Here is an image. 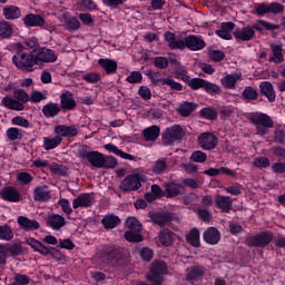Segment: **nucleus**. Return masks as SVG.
<instances>
[{
    "instance_id": "obj_61",
    "label": "nucleus",
    "mask_w": 285,
    "mask_h": 285,
    "mask_svg": "<svg viewBox=\"0 0 285 285\" xmlns=\"http://www.w3.org/2000/svg\"><path fill=\"white\" fill-rule=\"evenodd\" d=\"M127 83H141L144 81V76L141 71H131L130 75L126 78Z\"/></svg>"
},
{
    "instance_id": "obj_14",
    "label": "nucleus",
    "mask_w": 285,
    "mask_h": 285,
    "mask_svg": "<svg viewBox=\"0 0 285 285\" xmlns=\"http://www.w3.org/2000/svg\"><path fill=\"white\" fill-rule=\"evenodd\" d=\"M206 275V267L203 265H193L187 268L185 279L189 284H195V282H202Z\"/></svg>"
},
{
    "instance_id": "obj_54",
    "label": "nucleus",
    "mask_w": 285,
    "mask_h": 285,
    "mask_svg": "<svg viewBox=\"0 0 285 285\" xmlns=\"http://www.w3.org/2000/svg\"><path fill=\"white\" fill-rule=\"evenodd\" d=\"M81 79L87 83H99L101 81V73L95 71L87 72L82 75Z\"/></svg>"
},
{
    "instance_id": "obj_37",
    "label": "nucleus",
    "mask_w": 285,
    "mask_h": 285,
    "mask_svg": "<svg viewBox=\"0 0 285 285\" xmlns=\"http://www.w3.org/2000/svg\"><path fill=\"white\" fill-rule=\"evenodd\" d=\"M2 105L4 108H8L9 110H24L26 106L23 102H20L19 100L12 99L11 97L6 96L2 98Z\"/></svg>"
},
{
    "instance_id": "obj_46",
    "label": "nucleus",
    "mask_w": 285,
    "mask_h": 285,
    "mask_svg": "<svg viewBox=\"0 0 285 285\" xmlns=\"http://www.w3.org/2000/svg\"><path fill=\"white\" fill-rule=\"evenodd\" d=\"M14 238V233H12V227L8 224L0 225V239L3 242H11Z\"/></svg>"
},
{
    "instance_id": "obj_49",
    "label": "nucleus",
    "mask_w": 285,
    "mask_h": 285,
    "mask_svg": "<svg viewBox=\"0 0 285 285\" xmlns=\"http://www.w3.org/2000/svg\"><path fill=\"white\" fill-rule=\"evenodd\" d=\"M203 90H205L207 95H212V97H215V95H219V92H222V88L217 83H213L208 80H205Z\"/></svg>"
},
{
    "instance_id": "obj_20",
    "label": "nucleus",
    "mask_w": 285,
    "mask_h": 285,
    "mask_svg": "<svg viewBox=\"0 0 285 285\" xmlns=\"http://www.w3.org/2000/svg\"><path fill=\"white\" fill-rule=\"evenodd\" d=\"M164 39L168 43L170 50H186V40L177 39V35L173 31L164 33Z\"/></svg>"
},
{
    "instance_id": "obj_16",
    "label": "nucleus",
    "mask_w": 285,
    "mask_h": 285,
    "mask_svg": "<svg viewBox=\"0 0 285 285\" xmlns=\"http://www.w3.org/2000/svg\"><path fill=\"white\" fill-rule=\"evenodd\" d=\"M50 199H52L50 186L40 185L33 188V202H38L39 204H48Z\"/></svg>"
},
{
    "instance_id": "obj_44",
    "label": "nucleus",
    "mask_w": 285,
    "mask_h": 285,
    "mask_svg": "<svg viewBox=\"0 0 285 285\" xmlns=\"http://www.w3.org/2000/svg\"><path fill=\"white\" fill-rule=\"evenodd\" d=\"M166 170H168V163H166L165 158L156 160L151 167L154 175H164Z\"/></svg>"
},
{
    "instance_id": "obj_34",
    "label": "nucleus",
    "mask_w": 285,
    "mask_h": 285,
    "mask_svg": "<svg viewBox=\"0 0 285 285\" xmlns=\"http://www.w3.org/2000/svg\"><path fill=\"white\" fill-rule=\"evenodd\" d=\"M160 132L161 129L159 128V126L154 125L142 130V137L145 141H157V139H159Z\"/></svg>"
},
{
    "instance_id": "obj_28",
    "label": "nucleus",
    "mask_w": 285,
    "mask_h": 285,
    "mask_svg": "<svg viewBox=\"0 0 285 285\" xmlns=\"http://www.w3.org/2000/svg\"><path fill=\"white\" fill-rule=\"evenodd\" d=\"M234 38L236 41H250L255 37V30L250 27H244L242 29L237 28L234 32Z\"/></svg>"
},
{
    "instance_id": "obj_26",
    "label": "nucleus",
    "mask_w": 285,
    "mask_h": 285,
    "mask_svg": "<svg viewBox=\"0 0 285 285\" xmlns=\"http://www.w3.org/2000/svg\"><path fill=\"white\" fill-rule=\"evenodd\" d=\"M176 237H177V235L174 234L173 230H170L169 228H163L159 232L158 240L161 244V246L168 247V246H173V244H175Z\"/></svg>"
},
{
    "instance_id": "obj_25",
    "label": "nucleus",
    "mask_w": 285,
    "mask_h": 285,
    "mask_svg": "<svg viewBox=\"0 0 285 285\" xmlns=\"http://www.w3.org/2000/svg\"><path fill=\"white\" fill-rule=\"evenodd\" d=\"M17 222L20 228L27 233L30 230H39L41 228V225L37 222V219H30L26 216H19Z\"/></svg>"
},
{
    "instance_id": "obj_42",
    "label": "nucleus",
    "mask_w": 285,
    "mask_h": 285,
    "mask_svg": "<svg viewBox=\"0 0 285 285\" xmlns=\"http://www.w3.org/2000/svg\"><path fill=\"white\" fill-rule=\"evenodd\" d=\"M184 79V83H187V86H189V88H191V90H199L200 88H204V83H206V79L204 78H193L190 79L189 77H185Z\"/></svg>"
},
{
    "instance_id": "obj_9",
    "label": "nucleus",
    "mask_w": 285,
    "mask_h": 285,
    "mask_svg": "<svg viewBox=\"0 0 285 285\" xmlns=\"http://www.w3.org/2000/svg\"><path fill=\"white\" fill-rule=\"evenodd\" d=\"M141 187V176L139 174L127 175L119 185L121 193H132Z\"/></svg>"
},
{
    "instance_id": "obj_6",
    "label": "nucleus",
    "mask_w": 285,
    "mask_h": 285,
    "mask_svg": "<svg viewBox=\"0 0 285 285\" xmlns=\"http://www.w3.org/2000/svg\"><path fill=\"white\" fill-rule=\"evenodd\" d=\"M271 242H273V233L271 232H261L245 238V244L248 248H266Z\"/></svg>"
},
{
    "instance_id": "obj_57",
    "label": "nucleus",
    "mask_w": 285,
    "mask_h": 285,
    "mask_svg": "<svg viewBox=\"0 0 285 285\" xmlns=\"http://www.w3.org/2000/svg\"><path fill=\"white\" fill-rule=\"evenodd\" d=\"M254 10L257 17H265V14H271L269 6L268 3H265V2L256 3L254 6Z\"/></svg>"
},
{
    "instance_id": "obj_55",
    "label": "nucleus",
    "mask_w": 285,
    "mask_h": 285,
    "mask_svg": "<svg viewBox=\"0 0 285 285\" xmlns=\"http://www.w3.org/2000/svg\"><path fill=\"white\" fill-rule=\"evenodd\" d=\"M126 226L129 230H135L136 233H141V223L135 217H128L126 220Z\"/></svg>"
},
{
    "instance_id": "obj_33",
    "label": "nucleus",
    "mask_w": 285,
    "mask_h": 285,
    "mask_svg": "<svg viewBox=\"0 0 285 285\" xmlns=\"http://www.w3.org/2000/svg\"><path fill=\"white\" fill-rule=\"evenodd\" d=\"M252 30H257V32H264L265 30H268L269 32H273L275 30H279L282 26L279 24H273L272 22H268L266 20H257L255 24L250 26Z\"/></svg>"
},
{
    "instance_id": "obj_32",
    "label": "nucleus",
    "mask_w": 285,
    "mask_h": 285,
    "mask_svg": "<svg viewBox=\"0 0 285 285\" xmlns=\"http://www.w3.org/2000/svg\"><path fill=\"white\" fill-rule=\"evenodd\" d=\"M47 226L52 230H61L66 226V218L59 214H52L47 218Z\"/></svg>"
},
{
    "instance_id": "obj_21",
    "label": "nucleus",
    "mask_w": 285,
    "mask_h": 285,
    "mask_svg": "<svg viewBox=\"0 0 285 285\" xmlns=\"http://www.w3.org/2000/svg\"><path fill=\"white\" fill-rule=\"evenodd\" d=\"M185 48H188L191 52H197L206 48V41L200 36H188L185 38Z\"/></svg>"
},
{
    "instance_id": "obj_11",
    "label": "nucleus",
    "mask_w": 285,
    "mask_h": 285,
    "mask_svg": "<svg viewBox=\"0 0 285 285\" xmlns=\"http://www.w3.org/2000/svg\"><path fill=\"white\" fill-rule=\"evenodd\" d=\"M22 23L24 28H41L42 30H48L46 18L39 13H28L22 18Z\"/></svg>"
},
{
    "instance_id": "obj_35",
    "label": "nucleus",
    "mask_w": 285,
    "mask_h": 285,
    "mask_svg": "<svg viewBox=\"0 0 285 285\" xmlns=\"http://www.w3.org/2000/svg\"><path fill=\"white\" fill-rule=\"evenodd\" d=\"M228 175V177H235L237 173L228 167H220L219 169L210 167L207 170H204V175H207L208 177H217L219 174Z\"/></svg>"
},
{
    "instance_id": "obj_47",
    "label": "nucleus",
    "mask_w": 285,
    "mask_h": 285,
    "mask_svg": "<svg viewBox=\"0 0 285 285\" xmlns=\"http://www.w3.org/2000/svg\"><path fill=\"white\" fill-rule=\"evenodd\" d=\"M23 130L17 127H10L7 129L6 135L9 141H17L19 139H23Z\"/></svg>"
},
{
    "instance_id": "obj_50",
    "label": "nucleus",
    "mask_w": 285,
    "mask_h": 285,
    "mask_svg": "<svg viewBox=\"0 0 285 285\" xmlns=\"http://www.w3.org/2000/svg\"><path fill=\"white\" fill-rule=\"evenodd\" d=\"M33 179L35 177L32 176V174L28 171H20L17 175V181L18 184H20V186H28L32 184Z\"/></svg>"
},
{
    "instance_id": "obj_58",
    "label": "nucleus",
    "mask_w": 285,
    "mask_h": 285,
    "mask_svg": "<svg viewBox=\"0 0 285 285\" xmlns=\"http://www.w3.org/2000/svg\"><path fill=\"white\" fill-rule=\"evenodd\" d=\"M170 61L168 60V58L164 57V56H158L154 58V66L155 68H158L159 70H166V68H168Z\"/></svg>"
},
{
    "instance_id": "obj_63",
    "label": "nucleus",
    "mask_w": 285,
    "mask_h": 285,
    "mask_svg": "<svg viewBox=\"0 0 285 285\" xmlns=\"http://www.w3.org/2000/svg\"><path fill=\"white\" fill-rule=\"evenodd\" d=\"M269 6V14H282L284 12L285 7L279 2H271Z\"/></svg>"
},
{
    "instance_id": "obj_36",
    "label": "nucleus",
    "mask_w": 285,
    "mask_h": 285,
    "mask_svg": "<svg viewBox=\"0 0 285 285\" xmlns=\"http://www.w3.org/2000/svg\"><path fill=\"white\" fill-rule=\"evenodd\" d=\"M199 237V230L197 229V227H194L186 235V242L189 246H193L194 248H199L202 246Z\"/></svg>"
},
{
    "instance_id": "obj_2",
    "label": "nucleus",
    "mask_w": 285,
    "mask_h": 285,
    "mask_svg": "<svg viewBox=\"0 0 285 285\" xmlns=\"http://www.w3.org/2000/svg\"><path fill=\"white\" fill-rule=\"evenodd\" d=\"M100 257L105 264L121 266L124 264V250L117 245H104L100 249Z\"/></svg>"
},
{
    "instance_id": "obj_45",
    "label": "nucleus",
    "mask_w": 285,
    "mask_h": 285,
    "mask_svg": "<svg viewBox=\"0 0 285 285\" xmlns=\"http://www.w3.org/2000/svg\"><path fill=\"white\" fill-rule=\"evenodd\" d=\"M140 233L141 232L135 230L125 232L126 242H129V244H139V242H144V236Z\"/></svg>"
},
{
    "instance_id": "obj_62",
    "label": "nucleus",
    "mask_w": 285,
    "mask_h": 285,
    "mask_svg": "<svg viewBox=\"0 0 285 285\" xmlns=\"http://www.w3.org/2000/svg\"><path fill=\"white\" fill-rule=\"evenodd\" d=\"M139 255L144 262H151L153 257H155V252L150 247H142Z\"/></svg>"
},
{
    "instance_id": "obj_56",
    "label": "nucleus",
    "mask_w": 285,
    "mask_h": 285,
    "mask_svg": "<svg viewBox=\"0 0 285 285\" xmlns=\"http://www.w3.org/2000/svg\"><path fill=\"white\" fill-rule=\"evenodd\" d=\"M253 164H254L255 168H259L262 170V169L268 168L271 166V159H268V157H266V156H261V157L254 158Z\"/></svg>"
},
{
    "instance_id": "obj_30",
    "label": "nucleus",
    "mask_w": 285,
    "mask_h": 285,
    "mask_svg": "<svg viewBox=\"0 0 285 285\" xmlns=\"http://www.w3.org/2000/svg\"><path fill=\"white\" fill-rule=\"evenodd\" d=\"M98 66L105 70L106 75H117V69L119 68L115 59L109 58H100Z\"/></svg>"
},
{
    "instance_id": "obj_4",
    "label": "nucleus",
    "mask_w": 285,
    "mask_h": 285,
    "mask_svg": "<svg viewBox=\"0 0 285 285\" xmlns=\"http://www.w3.org/2000/svg\"><path fill=\"white\" fill-rule=\"evenodd\" d=\"M249 122L256 128V135H259V137L268 135V130L274 126L273 118L264 112L252 114L249 116Z\"/></svg>"
},
{
    "instance_id": "obj_8",
    "label": "nucleus",
    "mask_w": 285,
    "mask_h": 285,
    "mask_svg": "<svg viewBox=\"0 0 285 285\" xmlns=\"http://www.w3.org/2000/svg\"><path fill=\"white\" fill-rule=\"evenodd\" d=\"M184 138V129L179 125L167 127L161 134L164 146H173L175 141H181Z\"/></svg>"
},
{
    "instance_id": "obj_52",
    "label": "nucleus",
    "mask_w": 285,
    "mask_h": 285,
    "mask_svg": "<svg viewBox=\"0 0 285 285\" xmlns=\"http://www.w3.org/2000/svg\"><path fill=\"white\" fill-rule=\"evenodd\" d=\"M282 50L281 45H272L273 58L271 61L274 63H282L284 61V53H282Z\"/></svg>"
},
{
    "instance_id": "obj_18",
    "label": "nucleus",
    "mask_w": 285,
    "mask_h": 285,
    "mask_svg": "<svg viewBox=\"0 0 285 285\" xmlns=\"http://www.w3.org/2000/svg\"><path fill=\"white\" fill-rule=\"evenodd\" d=\"M95 202V193H82L72 200V208H90Z\"/></svg>"
},
{
    "instance_id": "obj_5",
    "label": "nucleus",
    "mask_w": 285,
    "mask_h": 285,
    "mask_svg": "<svg viewBox=\"0 0 285 285\" xmlns=\"http://www.w3.org/2000/svg\"><path fill=\"white\" fill-rule=\"evenodd\" d=\"M168 272V266L166 262L156 261L151 264V268L147 274L148 282L151 285H163L164 284V275Z\"/></svg>"
},
{
    "instance_id": "obj_43",
    "label": "nucleus",
    "mask_w": 285,
    "mask_h": 285,
    "mask_svg": "<svg viewBox=\"0 0 285 285\" xmlns=\"http://www.w3.org/2000/svg\"><path fill=\"white\" fill-rule=\"evenodd\" d=\"M12 31H13L12 23L6 20L0 21L1 39H10V37H12Z\"/></svg>"
},
{
    "instance_id": "obj_59",
    "label": "nucleus",
    "mask_w": 285,
    "mask_h": 285,
    "mask_svg": "<svg viewBox=\"0 0 285 285\" xmlns=\"http://www.w3.org/2000/svg\"><path fill=\"white\" fill-rule=\"evenodd\" d=\"M174 75L175 79H179L180 81H184L185 77H189L188 69H186V67L181 63L176 66V68L174 69Z\"/></svg>"
},
{
    "instance_id": "obj_60",
    "label": "nucleus",
    "mask_w": 285,
    "mask_h": 285,
    "mask_svg": "<svg viewBox=\"0 0 285 285\" xmlns=\"http://www.w3.org/2000/svg\"><path fill=\"white\" fill-rule=\"evenodd\" d=\"M208 159V155L202 150L193 151L190 156V160L195 161L196 164H204Z\"/></svg>"
},
{
    "instance_id": "obj_13",
    "label": "nucleus",
    "mask_w": 285,
    "mask_h": 285,
    "mask_svg": "<svg viewBox=\"0 0 285 285\" xmlns=\"http://www.w3.org/2000/svg\"><path fill=\"white\" fill-rule=\"evenodd\" d=\"M149 217L153 224H156V226H159L160 228L175 222V214L171 212H154L149 214Z\"/></svg>"
},
{
    "instance_id": "obj_51",
    "label": "nucleus",
    "mask_w": 285,
    "mask_h": 285,
    "mask_svg": "<svg viewBox=\"0 0 285 285\" xmlns=\"http://www.w3.org/2000/svg\"><path fill=\"white\" fill-rule=\"evenodd\" d=\"M220 83L223 88H226L227 90H233V88L237 86V76L227 75L220 79Z\"/></svg>"
},
{
    "instance_id": "obj_22",
    "label": "nucleus",
    "mask_w": 285,
    "mask_h": 285,
    "mask_svg": "<svg viewBox=\"0 0 285 285\" xmlns=\"http://www.w3.org/2000/svg\"><path fill=\"white\" fill-rule=\"evenodd\" d=\"M203 239L206 244L216 246V244H219V240L222 239V233H219V229L216 227H208L203 234Z\"/></svg>"
},
{
    "instance_id": "obj_31",
    "label": "nucleus",
    "mask_w": 285,
    "mask_h": 285,
    "mask_svg": "<svg viewBox=\"0 0 285 285\" xmlns=\"http://www.w3.org/2000/svg\"><path fill=\"white\" fill-rule=\"evenodd\" d=\"M60 106L62 110H75L77 108V101H75L72 92L66 91L60 95Z\"/></svg>"
},
{
    "instance_id": "obj_40",
    "label": "nucleus",
    "mask_w": 285,
    "mask_h": 285,
    "mask_svg": "<svg viewBox=\"0 0 285 285\" xmlns=\"http://www.w3.org/2000/svg\"><path fill=\"white\" fill-rule=\"evenodd\" d=\"M63 138L61 136L56 135L53 138L45 137L43 138V146L45 150H55L58 146H61Z\"/></svg>"
},
{
    "instance_id": "obj_39",
    "label": "nucleus",
    "mask_w": 285,
    "mask_h": 285,
    "mask_svg": "<svg viewBox=\"0 0 285 285\" xmlns=\"http://www.w3.org/2000/svg\"><path fill=\"white\" fill-rule=\"evenodd\" d=\"M197 109V104L185 101L179 105L178 112L180 117H188L189 115H193L195 110Z\"/></svg>"
},
{
    "instance_id": "obj_19",
    "label": "nucleus",
    "mask_w": 285,
    "mask_h": 285,
    "mask_svg": "<svg viewBox=\"0 0 285 285\" xmlns=\"http://www.w3.org/2000/svg\"><path fill=\"white\" fill-rule=\"evenodd\" d=\"M0 199H3V202H10L11 204H18L21 199V193H19L17 187L4 186L0 189Z\"/></svg>"
},
{
    "instance_id": "obj_27",
    "label": "nucleus",
    "mask_w": 285,
    "mask_h": 285,
    "mask_svg": "<svg viewBox=\"0 0 285 285\" xmlns=\"http://www.w3.org/2000/svg\"><path fill=\"white\" fill-rule=\"evenodd\" d=\"M2 14L7 21L21 19V9L17 6L7 4L2 8Z\"/></svg>"
},
{
    "instance_id": "obj_41",
    "label": "nucleus",
    "mask_w": 285,
    "mask_h": 285,
    "mask_svg": "<svg viewBox=\"0 0 285 285\" xmlns=\"http://www.w3.org/2000/svg\"><path fill=\"white\" fill-rule=\"evenodd\" d=\"M242 98L244 101L250 102V101H257L259 98V92L256 91L255 88L252 86L245 87L242 91Z\"/></svg>"
},
{
    "instance_id": "obj_53",
    "label": "nucleus",
    "mask_w": 285,
    "mask_h": 285,
    "mask_svg": "<svg viewBox=\"0 0 285 285\" xmlns=\"http://www.w3.org/2000/svg\"><path fill=\"white\" fill-rule=\"evenodd\" d=\"M160 81L163 86H169L170 89L175 90L176 92H181V90H184V85L175 81L173 78H161Z\"/></svg>"
},
{
    "instance_id": "obj_1",
    "label": "nucleus",
    "mask_w": 285,
    "mask_h": 285,
    "mask_svg": "<svg viewBox=\"0 0 285 285\" xmlns=\"http://www.w3.org/2000/svg\"><path fill=\"white\" fill-rule=\"evenodd\" d=\"M11 61L18 70L21 72H32L37 62L35 60V52L28 51L21 43L14 45V55L11 58Z\"/></svg>"
},
{
    "instance_id": "obj_38",
    "label": "nucleus",
    "mask_w": 285,
    "mask_h": 285,
    "mask_svg": "<svg viewBox=\"0 0 285 285\" xmlns=\"http://www.w3.org/2000/svg\"><path fill=\"white\" fill-rule=\"evenodd\" d=\"M101 224L105 226L107 230H110L112 228H117V226L121 224V219L119 218V216L106 215L102 218Z\"/></svg>"
},
{
    "instance_id": "obj_48",
    "label": "nucleus",
    "mask_w": 285,
    "mask_h": 285,
    "mask_svg": "<svg viewBox=\"0 0 285 285\" xmlns=\"http://www.w3.org/2000/svg\"><path fill=\"white\" fill-rule=\"evenodd\" d=\"M199 115L203 119H207L208 121H215L217 119V110L213 107L200 109Z\"/></svg>"
},
{
    "instance_id": "obj_17",
    "label": "nucleus",
    "mask_w": 285,
    "mask_h": 285,
    "mask_svg": "<svg viewBox=\"0 0 285 285\" xmlns=\"http://www.w3.org/2000/svg\"><path fill=\"white\" fill-rule=\"evenodd\" d=\"M165 197L167 199H177V197L184 196V184L170 181L164 185Z\"/></svg>"
},
{
    "instance_id": "obj_10",
    "label": "nucleus",
    "mask_w": 285,
    "mask_h": 285,
    "mask_svg": "<svg viewBox=\"0 0 285 285\" xmlns=\"http://www.w3.org/2000/svg\"><path fill=\"white\" fill-rule=\"evenodd\" d=\"M81 159H87V161L94 166V168H104V154L97 150H88V146L80 150Z\"/></svg>"
},
{
    "instance_id": "obj_15",
    "label": "nucleus",
    "mask_w": 285,
    "mask_h": 285,
    "mask_svg": "<svg viewBox=\"0 0 285 285\" xmlns=\"http://www.w3.org/2000/svg\"><path fill=\"white\" fill-rule=\"evenodd\" d=\"M55 135H58L60 139L67 138L72 139V137H77L79 135V127L77 125H57L53 128Z\"/></svg>"
},
{
    "instance_id": "obj_29",
    "label": "nucleus",
    "mask_w": 285,
    "mask_h": 285,
    "mask_svg": "<svg viewBox=\"0 0 285 285\" xmlns=\"http://www.w3.org/2000/svg\"><path fill=\"white\" fill-rule=\"evenodd\" d=\"M61 112V107L57 102L49 101L42 106V115L46 119H55Z\"/></svg>"
},
{
    "instance_id": "obj_3",
    "label": "nucleus",
    "mask_w": 285,
    "mask_h": 285,
    "mask_svg": "<svg viewBox=\"0 0 285 285\" xmlns=\"http://www.w3.org/2000/svg\"><path fill=\"white\" fill-rule=\"evenodd\" d=\"M27 244L35 250V253H40V255H43L45 257L50 255V257H52V259L56 262H63V257H66V255H63L59 248L52 246L48 247L33 237L27 238Z\"/></svg>"
},
{
    "instance_id": "obj_7",
    "label": "nucleus",
    "mask_w": 285,
    "mask_h": 285,
    "mask_svg": "<svg viewBox=\"0 0 285 285\" xmlns=\"http://www.w3.org/2000/svg\"><path fill=\"white\" fill-rule=\"evenodd\" d=\"M33 59L36 61V66H42V63H55L58 56L55 50L40 47L33 49Z\"/></svg>"
},
{
    "instance_id": "obj_12",
    "label": "nucleus",
    "mask_w": 285,
    "mask_h": 285,
    "mask_svg": "<svg viewBox=\"0 0 285 285\" xmlns=\"http://www.w3.org/2000/svg\"><path fill=\"white\" fill-rule=\"evenodd\" d=\"M197 141L203 150H215L219 144V138L215 134L206 131L198 136Z\"/></svg>"
},
{
    "instance_id": "obj_64",
    "label": "nucleus",
    "mask_w": 285,
    "mask_h": 285,
    "mask_svg": "<svg viewBox=\"0 0 285 285\" xmlns=\"http://www.w3.org/2000/svg\"><path fill=\"white\" fill-rule=\"evenodd\" d=\"M13 279H14L17 285H28V284H30V278L26 274L14 273Z\"/></svg>"
},
{
    "instance_id": "obj_23",
    "label": "nucleus",
    "mask_w": 285,
    "mask_h": 285,
    "mask_svg": "<svg viewBox=\"0 0 285 285\" xmlns=\"http://www.w3.org/2000/svg\"><path fill=\"white\" fill-rule=\"evenodd\" d=\"M216 207L222 210V213H230L233 208V198L230 196L216 195L215 197Z\"/></svg>"
},
{
    "instance_id": "obj_24",
    "label": "nucleus",
    "mask_w": 285,
    "mask_h": 285,
    "mask_svg": "<svg viewBox=\"0 0 285 285\" xmlns=\"http://www.w3.org/2000/svg\"><path fill=\"white\" fill-rule=\"evenodd\" d=\"M258 88L261 95H263V97H266L269 104H274L277 95L275 94V87H273V83H271V81H262Z\"/></svg>"
}]
</instances>
